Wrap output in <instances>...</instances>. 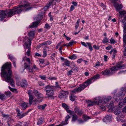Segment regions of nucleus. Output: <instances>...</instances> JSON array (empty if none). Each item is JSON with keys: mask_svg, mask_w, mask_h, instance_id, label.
Instances as JSON below:
<instances>
[{"mask_svg": "<svg viewBox=\"0 0 126 126\" xmlns=\"http://www.w3.org/2000/svg\"><path fill=\"white\" fill-rule=\"evenodd\" d=\"M11 67V62H7L4 64L1 67V76L4 78L5 81L7 82H9L11 86L14 87V81L12 78V72L10 69Z\"/></svg>", "mask_w": 126, "mask_h": 126, "instance_id": "1", "label": "nucleus"}, {"mask_svg": "<svg viewBox=\"0 0 126 126\" xmlns=\"http://www.w3.org/2000/svg\"><path fill=\"white\" fill-rule=\"evenodd\" d=\"M24 2L25 4L24 5H19L18 7H15L12 9L7 10L8 16L11 17L15 14L20 13L24 10L25 11H27L32 8V7H29L30 4L27 1H24Z\"/></svg>", "mask_w": 126, "mask_h": 126, "instance_id": "2", "label": "nucleus"}, {"mask_svg": "<svg viewBox=\"0 0 126 126\" xmlns=\"http://www.w3.org/2000/svg\"><path fill=\"white\" fill-rule=\"evenodd\" d=\"M114 5L116 10L119 13V20L121 21L122 18L125 15H126V10H123L121 11H119L123 7V5L117 2H114Z\"/></svg>", "mask_w": 126, "mask_h": 126, "instance_id": "3", "label": "nucleus"}, {"mask_svg": "<svg viewBox=\"0 0 126 126\" xmlns=\"http://www.w3.org/2000/svg\"><path fill=\"white\" fill-rule=\"evenodd\" d=\"M35 33L34 31H31L28 33V35L29 38L27 36H26L24 38L23 43H25V40H26L27 43H30L31 44V41L32 40L33 38L34 37V35Z\"/></svg>", "mask_w": 126, "mask_h": 126, "instance_id": "4", "label": "nucleus"}, {"mask_svg": "<svg viewBox=\"0 0 126 126\" xmlns=\"http://www.w3.org/2000/svg\"><path fill=\"white\" fill-rule=\"evenodd\" d=\"M55 88L54 86H47L46 87V94L48 97H53L54 95V90Z\"/></svg>", "mask_w": 126, "mask_h": 126, "instance_id": "5", "label": "nucleus"}, {"mask_svg": "<svg viewBox=\"0 0 126 126\" xmlns=\"http://www.w3.org/2000/svg\"><path fill=\"white\" fill-rule=\"evenodd\" d=\"M86 85L85 83L83 84L80 85L78 88L71 91L70 92V94L72 95L76 93L81 92L87 86Z\"/></svg>", "mask_w": 126, "mask_h": 126, "instance_id": "6", "label": "nucleus"}, {"mask_svg": "<svg viewBox=\"0 0 126 126\" xmlns=\"http://www.w3.org/2000/svg\"><path fill=\"white\" fill-rule=\"evenodd\" d=\"M23 60H25L26 61V63H25V68L28 70L30 72H32V69L30 68L31 63L30 59L29 58H26V57H24L23 58Z\"/></svg>", "mask_w": 126, "mask_h": 126, "instance_id": "7", "label": "nucleus"}, {"mask_svg": "<svg viewBox=\"0 0 126 126\" xmlns=\"http://www.w3.org/2000/svg\"><path fill=\"white\" fill-rule=\"evenodd\" d=\"M25 43H23V46L25 50H26V49H28V50L26 52V54L28 56H29L30 53V49L31 44L30 43H27L26 40H25Z\"/></svg>", "mask_w": 126, "mask_h": 126, "instance_id": "8", "label": "nucleus"}, {"mask_svg": "<svg viewBox=\"0 0 126 126\" xmlns=\"http://www.w3.org/2000/svg\"><path fill=\"white\" fill-rule=\"evenodd\" d=\"M100 75L99 74H97L94 75L93 77L87 80L85 82V84L86 85V86H87L89 85L90 84L92 83L93 82L94 80L96 79H98L99 78Z\"/></svg>", "mask_w": 126, "mask_h": 126, "instance_id": "9", "label": "nucleus"}, {"mask_svg": "<svg viewBox=\"0 0 126 126\" xmlns=\"http://www.w3.org/2000/svg\"><path fill=\"white\" fill-rule=\"evenodd\" d=\"M112 67L110 68V71L109 70H106L103 71L101 73L104 76L107 75L110 76L115 73V70H112L111 69Z\"/></svg>", "mask_w": 126, "mask_h": 126, "instance_id": "10", "label": "nucleus"}, {"mask_svg": "<svg viewBox=\"0 0 126 126\" xmlns=\"http://www.w3.org/2000/svg\"><path fill=\"white\" fill-rule=\"evenodd\" d=\"M16 84L17 85H20L22 87H24L27 86L28 84L26 80L25 79L22 80L20 82H17Z\"/></svg>", "mask_w": 126, "mask_h": 126, "instance_id": "11", "label": "nucleus"}, {"mask_svg": "<svg viewBox=\"0 0 126 126\" xmlns=\"http://www.w3.org/2000/svg\"><path fill=\"white\" fill-rule=\"evenodd\" d=\"M7 10L0 11V20H2L4 18L8 16Z\"/></svg>", "mask_w": 126, "mask_h": 126, "instance_id": "12", "label": "nucleus"}, {"mask_svg": "<svg viewBox=\"0 0 126 126\" xmlns=\"http://www.w3.org/2000/svg\"><path fill=\"white\" fill-rule=\"evenodd\" d=\"M126 15L122 18L121 20L120 21L121 22H122L124 25L123 27L124 28V33H126Z\"/></svg>", "mask_w": 126, "mask_h": 126, "instance_id": "13", "label": "nucleus"}, {"mask_svg": "<svg viewBox=\"0 0 126 126\" xmlns=\"http://www.w3.org/2000/svg\"><path fill=\"white\" fill-rule=\"evenodd\" d=\"M111 98L110 96H103L102 98V103L103 104H105L107 103L110 100Z\"/></svg>", "mask_w": 126, "mask_h": 126, "instance_id": "14", "label": "nucleus"}, {"mask_svg": "<svg viewBox=\"0 0 126 126\" xmlns=\"http://www.w3.org/2000/svg\"><path fill=\"white\" fill-rule=\"evenodd\" d=\"M126 67V65H117L116 66H114L112 67L111 69L112 70H118L120 69H123L125 68Z\"/></svg>", "mask_w": 126, "mask_h": 126, "instance_id": "15", "label": "nucleus"}, {"mask_svg": "<svg viewBox=\"0 0 126 126\" xmlns=\"http://www.w3.org/2000/svg\"><path fill=\"white\" fill-rule=\"evenodd\" d=\"M11 94V93L10 91L6 92L4 94L0 93V99L1 100H4L6 98L7 96H9Z\"/></svg>", "mask_w": 126, "mask_h": 126, "instance_id": "16", "label": "nucleus"}, {"mask_svg": "<svg viewBox=\"0 0 126 126\" xmlns=\"http://www.w3.org/2000/svg\"><path fill=\"white\" fill-rule=\"evenodd\" d=\"M33 92L35 96L38 98H42L44 97L43 94L37 90H33Z\"/></svg>", "mask_w": 126, "mask_h": 126, "instance_id": "17", "label": "nucleus"}, {"mask_svg": "<svg viewBox=\"0 0 126 126\" xmlns=\"http://www.w3.org/2000/svg\"><path fill=\"white\" fill-rule=\"evenodd\" d=\"M34 97L33 96L29 97V103L30 105H31L32 103L33 104H36V102H38V100L34 99Z\"/></svg>", "mask_w": 126, "mask_h": 126, "instance_id": "18", "label": "nucleus"}, {"mask_svg": "<svg viewBox=\"0 0 126 126\" xmlns=\"http://www.w3.org/2000/svg\"><path fill=\"white\" fill-rule=\"evenodd\" d=\"M68 93L67 91H62L60 92L58 96L60 98H63L65 97L66 95H68Z\"/></svg>", "mask_w": 126, "mask_h": 126, "instance_id": "19", "label": "nucleus"}, {"mask_svg": "<svg viewBox=\"0 0 126 126\" xmlns=\"http://www.w3.org/2000/svg\"><path fill=\"white\" fill-rule=\"evenodd\" d=\"M83 117L84 119V120H82L80 119H78L77 121L78 123H83L90 118L89 117L87 116L83 115Z\"/></svg>", "mask_w": 126, "mask_h": 126, "instance_id": "20", "label": "nucleus"}, {"mask_svg": "<svg viewBox=\"0 0 126 126\" xmlns=\"http://www.w3.org/2000/svg\"><path fill=\"white\" fill-rule=\"evenodd\" d=\"M63 107L66 110L67 112L71 114H72L74 113V112L72 111L68 110V107L65 103H63L62 104Z\"/></svg>", "mask_w": 126, "mask_h": 126, "instance_id": "21", "label": "nucleus"}, {"mask_svg": "<svg viewBox=\"0 0 126 126\" xmlns=\"http://www.w3.org/2000/svg\"><path fill=\"white\" fill-rule=\"evenodd\" d=\"M106 106L108 108H109V109L108 110V111L110 112L113 111L114 108L113 107V104L112 102L110 103V104L108 103L106 105Z\"/></svg>", "mask_w": 126, "mask_h": 126, "instance_id": "22", "label": "nucleus"}, {"mask_svg": "<svg viewBox=\"0 0 126 126\" xmlns=\"http://www.w3.org/2000/svg\"><path fill=\"white\" fill-rule=\"evenodd\" d=\"M112 119V116L110 115H108L103 119V121L105 122H110L111 121Z\"/></svg>", "mask_w": 126, "mask_h": 126, "instance_id": "23", "label": "nucleus"}, {"mask_svg": "<svg viewBox=\"0 0 126 126\" xmlns=\"http://www.w3.org/2000/svg\"><path fill=\"white\" fill-rule=\"evenodd\" d=\"M88 102V105L87 107L89 106H93L95 104H96V101L94 100V99H93V100H88L87 102Z\"/></svg>", "mask_w": 126, "mask_h": 126, "instance_id": "24", "label": "nucleus"}, {"mask_svg": "<svg viewBox=\"0 0 126 126\" xmlns=\"http://www.w3.org/2000/svg\"><path fill=\"white\" fill-rule=\"evenodd\" d=\"M49 48L48 47H46L44 48L43 50V57H46L47 55V51H48L49 50Z\"/></svg>", "mask_w": 126, "mask_h": 126, "instance_id": "25", "label": "nucleus"}, {"mask_svg": "<svg viewBox=\"0 0 126 126\" xmlns=\"http://www.w3.org/2000/svg\"><path fill=\"white\" fill-rule=\"evenodd\" d=\"M94 100L96 101L97 105H99V103H102V99L101 97L99 96L95 98Z\"/></svg>", "mask_w": 126, "mask_h": 126, "instance_id": "26", "label": "nucleus"}, {"mask_svg": "<svg viewBox=\"0 0 126 126\" xmlns=\"http://www.w3.org/2000/svg\"><path fill=\"white\" fill-rule=\"evenodd\" d=\"M40 21H38L36 22H33L32 25L30 27V28H34L37 27L39 25V24L40 22Z\"/></svg>", "mask_w": 126, "mask_h": 126, "instance_id": "27", "label": "nucleus"}, {"mask_svg": "<svg viewBox=\"0 0 126 126\" xmlns=\"http://www.w3.org/2000/svg\"><path fill=\"white\" fill-rule=\"evenodd\" d=\"M74 110L75 112L79 115H80L83 113L82 111L81 110H79L78 108H75Z\"/></svg>", "mask_w": 126, "mask_h": 126, "instance_id": "28", "label": "nucleus"}, {"mask_svg": "<svg viewBox=\"0 0 126 126\" xmlns=\"http://www.w3.org/2000/svg\"><path fill=\"white\" fill-rule=\"evenodd\" d=\"M47 106V105L46 104H44L42 105H40L38 106V108L39 109L41 110H44L45 107Z\"/></svg>", "mask_w": 126, "mask_h": 126, "instance_id": "29", "label": "nucleus"}, {"mask_svg": "<svg viewBox=\"0 0 126 126\" xmlns=\"http://www.w3.org/2000/svg\"><path fill=\"white\" fill-rule=\"evenodd\" d=\"M78 117L76 114H74L72 116V121L73 122H75L77 121L78 120Z\"/></svg>", "mask_w": 126, "mask_h": 126, "instance_id": "30", "label": "nucleus"}, {"mask_svg": "<svg viewBox=\"0 0 126 126\" xmlns=\"http://www.w3.org/2000/svg\"><path fill=\"white\" fill-rule=\"evenodd\" d=\"M14 122V121L13 119H11L9 117L8 118L7 123L9 126H10L11 124L13 123Z\"/></svg>", "mask_w": 126, "mask_h": 126, "instance_id": "31", "label": "nucleus"}, {"mask_svg": "<svg viewBox=\"0 0 126 126\" xmlns=\"http://www.w3.org/2000/svg\"><path fill=\"white\" fill-rule=\"evenodd\" d=\"M21 106L23 110H25L27 107V104L25 102H23L21 104Z\"/></svg>", "mask_w": 126, "mask_h": 126, "instance_id": "32", "label": "nucleus"}, {"mask_svg": "<svg viewBox=\"0 0 126 126\" xmlns=\"http://www.w3.org/2000/svg\"><path fill=\"white\" fill-rule=\"evenodd\" d=\"M86 44L88 45L89 48L90 49V50L92 51L93 50V48L92 46V44L90 43L87 42Z\"/></svg>", "mask_w": 126, "mask_h": 126, "instance_id": "33", "label": "nucleus"}, {"mask_svg": "<svg viewBox=\"0 0 126 126\" xmlns=\"http://www.w3.org/2000/svg\"><path fill=\"white\" fill-rule=\"evenodd\" d=\"M102 66L103 64L102 63H100L99 62H96V63L94 65V67L96 68H97V67L99 66L100 65Z\"/></svg>", "mask_w": 126, "mask_h": 126, "instance_id": "34", "label": "nucleus"}, {"mask_svg": "<svg viewBox=\"0 0 126 126\" xmlns=\"http://www.w3.org/2000/svg\"><path fill=\"white\" fill-rule=\"evenodd\" d=\"M70 64V62L67 60H65L64 63H63L62 65H65L66 66H69Z\"/></svg>", "mask_w": 126, "mask_h": 126, "instance_id": "35", "label": "nucleus"}, {"mask_svg": "<svg viewBox=\"0 0 126 126\" xmlns=\"http://www.w3.org/2000/svg\"><path fill=\"white\" fill-rule=\"evenodd\" d=\"M43 121V119L42 118H40L38 120V122H37V124L38 125H39L41 124Z\"/></svg>", "mask_w": 126, "mask_h": 126, "instance_id": "36", "label": "nucleus"}, {"mask_svg": "<svg viewBox=\"0 0 126 126\" xmlns=\"http://www.w3.org/2000/svg\"><path fill=\"white\" fill-rule=\"evenodd\" d=\"M109 39L107 37H105L103 39L102 42L103 43L105 44L108 43L109 42Z\"/></svg>", "mask_w": 126, "mask_h": 126, "instance_id": "37", "label": "nucleus"}, {"mask_svg": "<svg viewBox=\"0 0 126 126\" xmlns=\"http://www.w3.org/2000/svg\"><path fill=\"white\" fill-rule=\"evenodd\" d=\"M76 42L74 41V40H72L69 43H67V45L68 47H70L72 46L73 44L75 43H76Z\"/></svg>", "mask_w": 126, "mask_h": 126, "instance_id": "38", "label": "nucleus"}, {"mask_svg": "<svg viewBox=\"0 0 126 126\" xmlns=\"http://www.w3.org/2000/svg\"><path fill=\"white\" fill-rule=\"evenodd\" d=\"M76 96L73 95H71L70 97V100L72 101H74L75 100Z\"/></svg>", "mask_w": 126, "mask_h": 126, "instance_id": "39", "label": "nucleus"}, {"mask_svg": "<svg viewBox=\"0 0 126 126\" xmlns=\"http://www.w3.org/2000/svg\"><path fill=\"white\" fill-rule=\"evenodd\" d=\"M52 2H49V4H48L47 6H45L44 8V10L45 11H46L47 9L49 7V6L51 4Z\"/></svg>", "mask_w": 126, "mask_h": 126, "instance_id": "40", "label": "nucleus"}, {"mask_svg": "<svg viewBox=\"0 0 126 126\" xmlns=\"http://www.w3.org/2000/svg\"><path fill=\"white\" fill-rule=\"evenodd\" d=\"M29 112V111H28L27 112L24 113H23L22 114H21V116H20V119H21L24 116L27 115Z\"/></svg>", "mask_w": 126, "mask_h": 126, "instance_id": "41", "label": "nucleus"}, {"mask_svg": "<svg viewBox=\"0 0 126 126\" xmlns=\"http://www.w3.org/2000/svg\"><path fill=\"white\" fill-rule=\"evenodd\" d=\"M33 93H34L33 92V91H32L31 90H29L28 92V93L29 95V97L32 96V95L33 94Z\"/></svg>", "mask_w": 126, "mask_h": 126, "instance_id": "42", "label": "nucleus"}, {"mask_svg": "<svg viewBox=\"0 0 126 126\" xmlns=\"http://www.w3.org/2000/svg\"><path fill=\"white\" fill-rule=\"evenodd\" d=\"M121 111L119 110H117L114 112V114L117 115L119 114L121 112Z\"/></svg>", "mask_w": 126, "mask_h": 126, "instance_id": "43", "label": "nucleus"}, {"mask_svg": "<svg viewBox=\"0 0 126 126\" xmlns=\"http://www.w3.org/2000/svg\"><path fill=\"white\" fill-rule=\"evenodd\" d=\"M77 58V56L74 54L69 57V58L71 60H74L76 59Z\"/></svg>", "mask_w": 126, "mask_h": 126, "instance_id": "44", "label": "nucleus"}, {"mask_svg": "<svg viewBox=\"0 0 126 126\" xmlns=\"http://www.w3.org/2000/svg\"><path fill=\"white\" fill-rule=\"evenodd\" d=\"M32 68L33 69L35 70V71H39V68H37V67L34 64L33 65V67H32Z\"/></svg>", "mask_w": 126, "mask_h": 126, "instance_id": "45", "label": "nucleus"}, {"mask_svg": "<svg viewBox=\"0 0 126 126\" xmlns=\"http://www.w3.org/2000/svg\"><path fill=\"white\" fill-rule=\"evenodd\" d=\"M110 42L111 44H115L117 42V41H115L112 38H111L110 40Z\"/></svg>", "mask_w": 126, "mask_h": 126, "instance_id": "46", "label": "nucleus"}, {"mask_svg": "<svg viewBox=\"0 0 126 126\" xmlns=\"http://www.w3.org/2000/svg\"><path fill=\"white\" fill-rule=\"evenodd\" d=\"M48 79L50 80H56L57 78L55 77H50L48 78Z\"/></svg>", "mask_w": 126, "mask_h": 126, "instance_id": "47", "label": "nucleus"}, {"mask_svg": "<svg viewBox=\"0 0 126 126\" xmlns=\"http://www.w3.org/2000/svg\"><path fill=\"white\" fill-rule=\"evenodd\" d=\"M39 76L42 79L45 80L46 79V77L45 75H40Z\"/></svg>", "mask_w": 126, "mask_h": 126, "instance_id": "48", "label": "nucleus"}, {"mask_svg": "<svg viewBox=\"0 0 126 126\" xmlns=\"http://www.w3.org/2000/svg\"><path fill=\"white\" fill-rule=\"evenodd\" d=\"M117 53V51L115 49L114 50L113 54L112 55V58L114 59L115 58V57Z\"/></svg>", "mask_w": 126, "mask_h": 126, "instance_id": "49", "label": "nucleus"}, {"mask_svg": "<svg viewBox=\"0 0 126 126\" xmlns=\"http://www.w3.org/2000/svg\"><path fill=\"white\" fill-rule=\"evenodd\" d=\"M16 110L17 112V116H19V118H20V116H21V114L20 113V110L18 109H16Z\"/></svg>", "mask_w": 126, "mask_h": 126, "instance_id": "50", "label": "nucleus"}, {"mask_svg": "<svg viewBox=\"0 0 126 126\" xmlns=\"http://www.w3.org/2000/svg\"><path fill=\"white\" fill-rule=\"evenodd\" d=\"M123 53L124 55L126 56V47L124 48Z\"/></svg>", "mask_w": 126, "mask_h": 126, "instance_id": "51", "label": "nucleus"}, {"mask_svg": "<svg viewBox=\"0 0 126 126\" xmlns=\"http://www.w3.org/2000/svg\"><path fill=\"white\" fill-rule=\"evenodd\" d=\"M100 109L103 110H105L106 108L104 105H101L100 107Z\"/></svg>", "mask_w": 126, "mask_h": 126, "instance_id": "52", "label": "nucleus"}, {"mask_svg": "<svg viewBox=\"0 0 126 126\" xmlns=\"http://www.w3.org/2000/svg\"><path fill=\"white\" fill-rule=\"evenodd\" d=\"M72 72L73 71L72 70H69L67 73V75L69 76L71 75Z\"/></svg>", "mask_w": 126, "mask_h": 126, "instance_id": "53", "label": "nucleus"}, {"mask_svg": "<svg viewBox=\"0 0 126 126\" xmlns=\"http://www.w3.org/2000/svg\"><path fill=\"white\" fill-rule=\"evenodd\" d=\"M81 43L82 44V45L84 47H87V44H86V43L85 42H81Z\"/></svg>", "mask_w": 126, "mask_h": 126, "instance_id": "54", "label": "nucleus"}, {"mask_svg": "<svg viewBox=\"0 0 126 126\" xmlns=\"http://www.w3.org/2000/svg\"><path fill=\"white\" fill-rule=\"evenodd\" d=\"M112 48V46L111 45H110L107 47L106 48V49L108 50H109L111 49Z\"/></svg>", "mask_w": 126, "mask_h": 126, "instance_id": "55", "label": "nucleus"}, {"mask_svg": "<svg viewBox=\"0 0 126 126\" xmlns=\"http://www.w3.org/2000/svg\"><path fill=\"white\" fill-rule=\"evenodd\" d=\"M9 59L12 61L14 59V58L11 55H9Z\"/></svg>", "mask_w": 126, "mask_h": 126, "instance_id": "56", "label": "nucleus"}, {"mask_svg": "<svg viewBox=\"0 0 126 126\" xmlns=\"http://www.w3.org/2000/svg\"><path fill=\"white\" fill-rule=\"evenodd\" d=\"M94 48L96 49H99V47L98 46H96L95 45H94L93 46Z\"/></svg>", "mask_w": 126, "mask_h": 126, "instance_id": "57", "label": "nucleus"}, {"mask_svg": "<svg viewBox=\"0 0 126 126\" xmlns=\"http://www.w3.org/2000/svg\"><path fill=\"white\" fill-rule=\"evenodd\" d=\"M45 27L47 29H49L50 28V27L49 25L47 23H46L45 24Z\"/></svg>", "mask_w": 126, "mask_h": 126, "instance_id": "58", "label": "nucleus"}, {"mask_svg": "<svg viewBox=\"0 0 126 126\" xmlns=\"http://www.w3.org/2000/svg\"><path fill=\"white\" fill-rule=\"evenodd\" d=\"M72 3L75 6H77V3L76 2L72 1Z\"/></svg>", "mask_w": 126, "mask_h": 126, "instance_id": "59", "label": "nucleus"}, {"mask_svg": "<svg viewBox=\"0 0 126 126\" xmlns=\"http://www.w3.org/2000/svg\"><path fill=\"white\" fill-rule=\"evenodd\" d=\"M108 57L107 56L105 55L104 57V59L105 61L107 62V59Z\"/></svg>", "mask_w": 126, "mask_h": 126, "instance_id": "60", "label": "nucleus"}, {"mask_svg": "<svg viewBox=\"0 0 126 126\" xmlns=\"http://www.w3.org/2000/svg\"><path fill=\"white\" fill-rule=\"evenodd\" d=\"M9 89L11 91H13V92H14L16 90V89H14L13 88H11L10 86L9 87Z\"/></svg>", "mask_w": 126, "mask_h": 126, "instance_id": "61", "label": "nucleus"}, {"mask_svg": "<svg viewBox=\"0 0 126 126\" xmlns=\"http://www.w3.org/2000/svg\"><path fill=\"white\" fill-rule=\"evenodd\" d=\"M75 9L73 5H71L70 7V11H72Z\"/></svg>", "mask_w": 126, "mask_h": 126, "instance_id": "62", "label": "nucleus"}, {"mask_svg": "<svg viewBox=\"0 0 126 126\" xmlns=\"http://www.w3.org/2000/svg\"><path fill=\"white\" fill-rule=\"evenodd\" d=\"M126 72L125 71H124V70H122L120 71L118 73V74H123L124 73Z\"/></svg>", "mask_w": 126, "mask_h": 126, "instance_id": "63", "label": "nucleus"}, {"mask_svg": "<svg viewBox=\"0 0 126 126\" xmlns=\"http://www.w3.org/2000/svg\"><path fill=\"white\" fill-rule=\"evenodd\" d=\"M122 111L123 113H126V106L123 109Z\"/></svg>", "mask_w": 126, "mask_h": 126, "instance_id": "64", "label": "nucleus"}]
</instances>
